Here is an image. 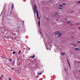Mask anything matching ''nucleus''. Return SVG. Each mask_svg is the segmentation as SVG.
<instances>
[{"label":"nucleus","instance_id":"1","mask_svg":"<svg viewBox=\"0 0 80 80\" xmlns=\"http://www.w3.org/2000/svg\"><path fill=\"white\" fill-rule=\"evenodd\" d=\"M37 5L36 4H34V15H35V13L37 12V18L39 19V21L38 22V25L39 27L40 26V17H39V14H38V11L37 9Z\"/></svg>","mask_w":80,"mask_h":80},{"label":"nucleus","instance_id":"2","mask_svg":"<svg viewBox=\"0 0 80 80\" xmlns=\"http://www.w3.org/2000/svg\"><path fill=\"white\" fill-rule=\"evenodd\" d=\"M59 33H60V31H57L55 33V34L56 35H58Z\"/></svg>","mask_w":80,"mask_h":80},{"label":"nucleus","instance_id":"3","mask_svg":"<svg viewBox=\"0 0 80 80\" xmlns=\"http://www.w3.org/2000/svg\"><path fill=\"white\" fill-rule=\"evenodd\" d=\"M62 35V33H59L58 34V37L59 38L60 37V36Z\"/></svg>","mask_w":80,"mask_h":80},{"label":"nucleus","instance_id":"4","mask_svg":"<svg viewBox=\"0 0 80 80\" xmlns=\"http://www.w3.org/2000/svg\"><path fill=\"white\" fill-rule=\"evenodd\" d=\"M35 55H33L32 56H31L29 57V58H35Z\"/></svg>","mask_w":80,"mask_h":80},{"label":"nucleus","instance_id":"5","mask_svg":"<svg viewBox=\"0 0 80 80\" xmlns=\"http://www.w3.org/2000/svg\"><path fill=\"white\" fill-rule=\"evenodd\" d=\"M75 49L76 50H80V48H75Z\"/></svg>","mask_w":80,"mask_h":80},{"label":"nucleus","instance_id":"6","mask_svg":"<svg viewBox=\"0 0 80 80\" xmlns=\"http://www.w3.org/2000/svg\"><path fill=\"white\" fill-rule=\"evenodd\" d=\"M21 62H18L17 63L18 65V66H20V65H21Z\"/></svg>","mask_w":80,"mask_h":80},{"label":"nucleus","instance_id":"7","mask_svg":"<svg viewBox=\"0 0 80 80\" xmlns=\"http://www.w3.org/2000/svg\"><path fill=\"white\" fill-rule=\"evenodd\" d=\"M13 7H14V5L13 4V3H12V9H13Z\"/></svg>","mask_w":80,"mask_h":80},{"label":"nucleus","instance_id":"8","mask_svg":"<svg viewBox=\"0 0 80 80\" xmlns=\"http://www.w3.org/2000/svg\"><path fill=\"white\" fill-rule=\"evenodd\" d=\"M71 45V46H73L74 47H76L77 46V45H76L75 44H72Z\"/></svg>","mask_w":80,"mask_h":80},{"label":"nucleus","instance_id":"9","mask_svg":"<svg viewBox=\"0 0 80 80\" xmlns=\"http://www.w3.org/2000/svg\"><path fill=\"white\" fill-rule=\"evenodd\" d=\"M42 72H40V73H39V72H38V75H42Z\"/></svg>","mask_w":80,"mask_h":80},{"label":"nucleus","instance_id":"10","mask_svg":"<svg viewBox=\"0 0 80 80\" xmlns=\"http://www.w3.org/2000/svg\"><path fill=\"white\" fill-rule=\"evenodd\" d=\"M62 4L63 5H67V4L66 3H63Z\"/></svg>","mask_w":80,"mask_h":80},{"label":"nucleus","instance_id":"11","mask_svg":"<svg viewBox=\"0 0 80 80\" xmlns=\"http://www.w3.org/2000/svg\"><path fill=\"white\" fill-rule=\"evenodd\" d=\"M58 8V9H59L60 10H62V9H63L61 8Z\"/></svg>","mask_w":80,"mask_h":80},{"label":"nucleus","instance_id":"12","mask_svg":"<svg viewBox=\"0 0 80 80\" xmlns=\"http://www.w3.org/2000/svg\"><path fill=\"white\" fill-rule=\"evenodd\" d=\"M62 55H65V53L64 52H62Z\"/></svg>","mask_w":80,"mask_h":80},{"label":"nucleus","instance_id":"13","mask_svg":"<svg viewBox=\"0 0 80 80\" xmlns=\"http://www.w3.org/2000/svg\"><path fill=\"white\" fill-rule=\"evenodd\" d=\"M70 23V21H69L68 22H67V23L68 24Z\"/></svg>","mask_w":80,"mask_h":80},{"label":"nucleus","instance_id":"14","mask_svg":"<svg viewBox=\"0 0 80 80\" xmlns=\"http://www.w3.org/2000/svg\"><path fill=\"white\" fill-rule=\"evenodd\" d=\"M59 6L60 7H63V5H59Z\"/></svg>","mask_w":80,"mask_h":80},{"label":"nucleus","instance_id":"15","mask_svg":"<svg viewBox=\"0 0 80 80\" xmlns=\"http://www.w3.org/2000/svg\"><path fill=\"white\" fill-rule=\"evenodd\" d=\"M76 3H80V1L77 2Z\"/></svg>","mask_w":80,"mask_h":80},{"label":"nucleus","instance_id":"16","mask_svg":"<svg viewBox=\"0 0 80 80\" xmlns=\"http://www.w3.org/2000/svg\"><path fill=\"white\" fill-rule=\"evenodd\" d=\"M21 51H20V50L18 54H20V53H21Z\"/></svg>","mask_w":80,"mask_h":80},{"label":"nucleus","instance_id":"17","mask_svg":"<svg viewBox=\"0 0 80 80\" xmlns=\"http://www.w3.org/2000/svg\"><path fill=\"white\" fill-rule=\"evenodd\" d=\"M2 78H3V77H4V76H3V74L2 75Z\"/></svg>","mask_w":80,"mask_h":80},{"label":"nucleus","instance_id":"18","mask_svg":"<svg viewBox=\"0 0 80 80\" xmlns=\"http://www.w3.org/2000/svg\"><path fill=\"white\" fill-rule=\"evenodd\" d=\"M9 61H10V62H12V59H10L9 60Z\"/></svg>","mask_w":80,"mask_h":80},{"label":"nucleus","instance_id":"19","mask_svg":"<svg viewBox=\"0 0 80 80\" xmlns=\"http://www.w3.org/2000/svg\"><path fill=\"white\" fill-rule=\"evenodd\" d=\"M15 53H16V52H12V54H15Z\"/></svg>","mask_w":80,"mask_h":80},{"label":"nucleus","instance_id":"20","mask_svg":"<svg viewBox=\"0 0 80 80\" xmlns=\"http://www.w3.org/2000/svg\"><path fill=\"white\" fill-rule=\"evenodd\" d=\"M2 57V58H5L6 59H7L8 60V58H3V57Z\"/></svg>","mask_w":80,"mask_h":80},{"label":"nucleus","instance_id":"21","mask_svg":"<svg viewBox=\"0 0 80 80\" xmlns=\"http://www.w3.org/2000/svg\"><path fill=\"white\" fill-rule=\"evenodd\" d=\"M56 21H59V19H57L56 20Z\"/></svg>","mask_w":80,"mask_h":80},{"label":"nucleus","instance_id":"22","mask_svg":"<svg viewBox=\"0 0 80 80\" xmlns=\"http://www.w3.org/2000/svg\"><path fill=\"white\" fill-rule=\"evenodd\" d=\"M70 25H73V24L72 23H70Z\"/></svg>","mask_w":80,"mask_h":80},{"label":"nucleus","instance_id":"23","mask_svg":"<svg viewBox=\"0 0 80 80\" xmlns=\"http://www.w3.org/2000/svg\"><path fill=\"white\" fill-rule=\"evenodd\" d=\"M77 43H80V41H77Z\"/></svg>","mask_w":80,"mask_h":80},{"label":"nucleus","instance_id":"24","mask_svg":"<svg viewBox=\"0 0 80 80\" xmlns=\"http://www.w3.org/2000/svg\"><path fill=\"white\" fill-rule=\"evenodd\" d=\"M55 15H58V13H55Z\"/></svg>","mask_w":80,"mask_h":80},{"label":"nucleus","instance_id":"25","mask_svg":"<svg viewBox=\"0 0 80 80\" xmlns=\"http://www.w3.org/2000/svg\"><path fill=\"white\" fill-rule=\"evenodd\" d=\"M73 12H74L73 11H71V13H73Z\"/></svg>","mask_w":80,"mask_h":80},{"label":"nucleus","instance_id":"26","mask_svg":"<svg viewBox=\"0 0 80 80\" xmlns=\"http://www.w3.org/2000/svg\"><path fill=\"white\" fill-rule=\"evenodd\" d=\"M47 20H49V18H47Z\"/></svg>","mask_w":80,"mask_h":80},{"label":"nucleus","instance_id":"27","mask_svg":"<svg viewBox=\"0 0 80 80\" xmlns=\"http://www.w3.org/2000/svg\"><path fill=\"white\" fill-rule=\"evenodd\" d=\"M9 80H11V78H9Z\"/></svg>","mask_w":80,"mask_h":80},{"label":"nucleus","instance_id":"28","mask_svg":"<svg viewBox=\"0 0 80 80\" xmlns=\"http://www.w3.org/2000/svg\"><path fill=\"white\" fill-rule=\"evenodd\" d=\"M11 69H12V70H13V69H14V68H11Z\"/></svg>","mask_w":80,"mask_h":80},{"label":"nucleus","instance_id":"29","mask_svg":"<svg viewBox=\"0 0 80 80\" xmlns=\"http://www.w3.org/2000/svg\"><path fill=\"white\" fill-rule=\"evenodd\" d=\"M78 29H79V30H80V27H78Z\"/></svg>","mask_w":80,"mask_h":80},{"label":"nucleus","instance_id":"30","mask_svg":"<svg viewBox=\"0 0 80 80\" xmlns=\"http://www.w3.org/2000/svg\"><path fill=\"white\" fill-rule=\"evenodd\" d=\"M67 20V18H65V20Z\"/></svg>","mask_w":80,"mask_h":80},{"label":"nucleus","instance_id":"31","mask_svg":"<svg viewBox=\"0 0 80 80\" xmlns=\"http://www.w3.org/2000/svg\"><path fill=\"white\" fill-rule=\"evenodd\" d=\"M68 63H69V62H68Z\"/></svg>","mask_w":80,"mask_h":80},{"label":"nucleus","instance_id":"32","mask_svg":"<svg viewBox=\"0 0 80 80\" xmlns=\"http://www.w3.org/2000/svg\"><path fill=\"white\" fill-rule=\"evenodd\" d=\"M2 13H3V12H2L1 14V15H2Z\"/></svg>","mask_w":80,"mask_h":80},{"label":"nucleus","instance_id":"33","mask_svg":"<svg viewBox=\"0 0 80 80\" xmlns=\"http://www.w3.org/2000/svg\"><path fill=\"white\" fill-rule=\"evenodd\" d=\"M23 23H24V21H23Z\"/></svg>","mask_w":80,"mask_h":80},{"label":"nucleus","instance_id":"34","mask_svg":"<svg viewBox=\"0 0 80 80\" xmlns=\"http://www.w3.org/2000/svg\"><path fill=\"white\" fill-rule=\"evenodd\" d=\"M69 66H70V64H69Z\"/></svg>","mask_w":80,"mask_h":80},{"label":"nucleus","instance_id":"35","mask_svg":"<svg viewBox=\"0 0 80 80\" xmlns=\"http://www.w3.org/2000/svg\"><path fill=\"white\" fill-rule=\"evenodd\" d=\"M49 0V1H50V0Z\"/></svg>","mask_w":80,"mask_h":80},{"label":"nucleus","instance_id":"36","mask_svg":"<svg viewBox=\"0 0 80 80\" xmlns=\"http://www.w3.org/2000/svg\"><path fill=\"white\" fill-rule=\"evenodd\" d=\"M12 50H11V51H12Z\"/></svg>","mask_w":80,"mask_h":80},{"label":"nucleus","instance_id":"37","mask_svg":"<svg viewBox=\"0 0 80 80\" xmlns=\"http://www.w3.org/2000/svg\"><path fill=\"white\" fill-rule=\"evenodd\" d=\"M79 72H80V70L79 71Z\"/></svg>","mask_w":80,"mask_h":80},{"label":"nucleus","instance_id":"38","mask_svg":"<svg viewBox=\"0 0 80 80\" xmlns=\"http://www.w3.org/2000/svg\"><path fill=\"white\" fill-rule=\"evenodd\" d=\"M41 34V33H40Z\"/></svg>","mask_w":80,"mask_h":80}]
</instances>
